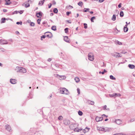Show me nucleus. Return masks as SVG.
<instances>
[{
    "label": "nucleus",
    "instance_id": "nucleus-1",
    "mask_svg": "<svg viewBox=\"0 0 135 135\" xmlns=\"http://www.w3.org/2000/svg\"><path fill=\"white\" fill-rule=\"evenodd\" d=\"M60 93L62 94H68L69 93L68 89L65 88H60Z\"/></svg>",
    "mask_w": 135,
    "mask_h": 135
},
{
    "label": "nucleus",
    "instance_id": "nucleus-2",
    "mask_svg": "<svg viewBox=\"0 0 135 135\" xmlns=\"http://www.w3.org/2000/svg\"><path fill=\"white\" fill-rule=\"evenodd\" d=\"M88 59L90 61H93L94 59V55L91 52L89 53L88 55Z\"/></svg>",
    "mask_w": 135,
    "mask_h": 135
},
{
    "label": "nucleus",
    "instance_id": "nucleus-3",
    "mask_svg": "<svg viewBox=\"0 0 135 135\" xmlns=\"http://www.w3.org/2000/svg\"><path fill=\"white\" fill-rule=\"evenodd\" d=\"M100 130L102 131L106 132L110 131L111 129L110 128L108 127H105V128L101 127Z\"/></svg>",
    "mask_w": 135,
    "mask_h": 135
},
{
    "label": "nucleus",
    "instance_id": "nucleus-4",
    "mask_svg": "<svg viewBox=\"0 0 135 135\" xmlns=\"http://www.w3.org/2000/svg\"><path fill=\"white\" fill-rule=\"evenodd\" d=\"M33 1V0H28L27 1L25 2V3H26V4L24 5L25 7L26 8L29 7L30 6L29 3L32 2Z\"/></svg>",
    "mask_w": 135,
    "mask_h": 135
},
{
    "label": "nucleus",
    "instance_id": "nucleus-5",
    "mask_svg": "<svg viewBox=\"0 0 135 135\" xmlns=\"http://www.w3.org/2000/svg\"><path fill=\"white\" fill-rule=\"evenodd\" d=\"M8 44V41L5 39L0 40V44L1 45L7 44Z\"/></svg>",
    "mask_w": 135,
    "mask_h": 135
},
{
    "label": "nucleus",
    "instance_id": "nucleus-6",
    "mask_svg": "<svg viewBox=\"0 0 135 135\" xmlns=\"http://www.w3.org/2000/svg\"><path fill=\"white\" fill-rule=\"evenodd\" d=\"M112 56L116 58L121 57L122 56L119 53L117 52L112 54Z\"/></svg>",
    "mask_w": 135,
    "mask_h": 135
},
{
    "label": "nucleus",
    "instance_id": "nucleus-7",
    "mask_svg": "<svg viewBox=\"0 0 135 135\" xmlns=\"http://www.w3.org/2000/svg\"><path fill=\"white\" fill-rule=\"evenodd\" d=\"M55 76H56L60 80L64 79L66 78V77L64 76H60L58 74H56Z\"/></svg>",
    "mask_w": 135,
    "mask_h": 135
},
{
    "label": "nucleus",
    "instance_id": "nucleus-8",
    "mask_svg": "<svg viewBox=\"0 0 135 135\" xmlns=\"http://www.w3.org/2000/svg\"><path fill=\"white\" fill-rule=\"evenodd\" d=\"M46 37L48 38H51L52 36V33L50 32H47L45 33Z\"/></svg>",
    "mask_w": 135,
    "mask_h": 135
},
{
    "label": "nucleus",
    "instance_id": "nucleus-9",
    "mask_svg": "<svg viewBox=\"0 0 135 135\" xmlns=\"http://www.w3.org/2000/svg\"><path fill=\"white\" fill-rule=\"evenodd\" d=\"M63 122L66 125H68L70 123V121L68 119L64 120L63 121Z\"/></svg>",
    "mask_w": 135,
    "mask_h": 135
},
{
    "label": "nucleus",
    "instance_id": "nucleus-10",
    "mask_svg": "<svg viewBox=\"0 0 135 135\" xmlns=\"http://www.w3.org/2000/svg\"><path fill=\"white\" fill-rule=\"evenodd\" d=\"M95 120L97 122H98L103 120V117H97L95 118Z\"/></svg>",
    "mask_w": 135,
    "mask_h": 135
},
{
    "label": "nucleus",
    "instance_id": "nucleus-11",
    "mask_svg": "<svg viewBox=\"0 0 135 135\" xmlns=\"http://www.w3.org/2000/svg\"><path fill=\"white\" fill-rule=\"evenodd\" d=\"M10 82L12 84H15L16 83V80L15 79H11L10 80Z\"/></svg>",
    "mask_w": 135,
    "mask_h": 135
},
{
    "label": "nucleus",
    "instance_id": "nucleus-12",
    "mask_svg": "<svg viewBox=\"0 0 135 135\" xmlns=\"http://www.w3.org/2000/svg\"><path fill=\"white\" fill-rule=\"evenodd\" d=\"M26 70L25 68L21 67V69L20 70V73H26Z\"/></svg>",
    "mask_w": 135,
    "mask_h": 135
},
{
    "label": "nucleus",
    "instance_id": "nucleus-13",
    "mask_svg": "<svg viewBox=\"0 0 135 135\" xmlns=\"http://www.w3.org/2000/svg\"><path fill=\"white\" fill-rule=\"evenodd\" d=\"M21 67L19 66L16 67L15 68V70L17 72H19L20 71Z\"/></svg>",
    "mask_w": 135,
    "mask_h": 135
},
{
    "label": "nucleus",
    "instance_id": "nucleus-14",
    "mask_svg": "<svg viewBox=\"0 0 135 135\" xmlns=\"http://www.w3.org/2000/svg\"><path fill=\"white\" fill-rule=\"evenodd\" d=\"M87 103L88 104L91 105H93L94 103V101L89 100H88L87 101Z\"/></svg>",
    "mask_w": 135,
    "mask_h": 135
},
{
    "label": "nucleus",
    "instance_id": "nucleus-15",
    "mask_svg": "<svg viewBox=\"0 0 135 135\" xmlns=\"http://www.w3.org/2000/svg\"><path fill=\"white\" fill-rule=\"evenodd\" d=\"M5 1L6 2V3H5V4L6 5H8L10 4L11 2L10 1V0H5Z\"/></svg>",
    "mask_w": 135,
    "mask_h": 135
},
{
    "label": "nucleus",
    "instance_id": "nucleus-16",
    "mask_svg": "<svg viewBox=\"0 0 135 135\" xmlns=\"http://www.w3.org/2000/svg\"><path fill=\"white\" fill-rule=\"evenodd\" d=\"M89 129L90 128H89L86 127L83 130V133H85L86 132H88L89 131Z\"/></svg>",
    "mask_w": 135,
    "mask_h": 135
},
{
    "label": "nucleus",
    "instance_id": "nucleus-17",
    "mask_svg": "<svg viewBox=\"0 0 135 135\" xmlns=\"http://www.w3.org/2000/svg\"><path fill=\"white\" fill-rule=\"evenodd\" d=\"M64 41L66 42L70 43L69 41V39L68 36H65L64 38Z\"/></svg>",
    "mask_w": 135,
    "mask_h": 135
},
{
    "label": "nucleus",
    "instance_id": "nucleus-18",
    "mask_svg": "<svg viewBox=\"0 0 135 135\" xmlns=\"http://www.w3.org/2000/svg\"><path fill=\"white\" fill-rule=\"evenodd\" d=\"M115 122L117 124H121L122 121L120 120L119 119H116L115 120Z\"/></svg>",
    "mask_w": 135,
    "mask_h": 135
},
{
    "label": "nucleus",
    "instance_id": "nucleus-19",
    "mask_svg": "<svg viewBox=\"0 0 135 135\" xmlns=\"http://www.w3.org/2000/svg\"><path fill=\"white\" fill-rule=\"evenodd\" d=\"M6 129L8 131H10L11 129V127L9 125H7L6 126Z\"/></svg>",
    "mask_w": 135,
    "mask_h": 135
},
{
    "label": "nucleus",
    "instance_id": "nucleus-20",
    "mask_svg": "<svg viewBox=\"0 0 135 135\" xmlns=\"http://www.w3.org/2000/svg\"><path fill=\"white\" fill-rule=\"evenodd\" d=\"M42 16V13L41 12H40L37 13L36 14V16L37 17H40V16H41V17Z\"/></svg>",
    "mask_w": 135,
    "mask_h": 135
},
{
    "label": "nucleus",
    "instance_id": "nucleus-21",
    "mask_svg": "<svg viewBox=\"0 0 135 135\" xmlns=\"http://www.w3.org/2000/svg\"><path fill=\"white\" fill-rule=\"evenodd\" d=\"M128 66L131 69L134 68L135 67V66L133 65L129 64Z\"/></svg>",
    "mask_w": 135,
    "mask_h": 135
},
{
    "label": "nucleus",
    "instance_id": "nucleus-22",
    "mask_svg": "<svg viewBox=\"0 0 135 135\" xmlns=\"http://www.w3.org/2000/svg\"><path fill=\"white\" fill-rule=\"evenodd\" d=\"M82 130V129H79L77 128H75L74 129V131H75V132H79L80 131H81Z\"/></svg>",
    "mask_w": 135,
    "mask_h": 135
},
{
    "label": "nucleus",
    "instance_id": "nucleus-23",
    "mask_svg": "<svg viewBox=\"0 0 135 135\" xmlns=\"http://www.w3.org/2000/svg\"><path fill=\"white\" fill-rule=\"evenodd\" d=\"M8 20L7 19H6L5 18H2L1 20V22L2 23H3L5 22L6 20Z\"/></svg>",
    "mask_w": 135,
    "mask_h": 135
},
{
    "label": "nucleus",
    "instance_id": "nucleus-24",
    "mask_svg": "<svg viewBox=\"0 0 135 135\" xmlns=\"http://www.w3.org/2000/svg\"><path fill=\"white\" fill-rule=\"evenodd\" d=\"M51 29L54 31L56 30V27L55 26H53L51 27Z\"/></svg>",
    "mask_w": 135,
    "mask_h": 135
},
{
    "label": "nucleus",
    "instance_id": "nucleus-25",
    "mask_svg": "<svg viewBox=\"0 0 135 135\" xmlns=\"http://www.w3.org/2000/svg\"><path fill=\"white\" fill-rule=\"evenodd\" d=\"M115 43L117 45H122V43L119 42L118 41H117L115 42Z\"/></svg>",
    "mask_w": 135,
    "mask_h": 135
},
{
    "label": "nucleus",
    "instance_id": "nucleus-26",
    "mask_svg": "<svg viewBox=\"0 0 135 135\" xmlns=\"http://www.w3.org/2000/svg\"><path fill=\"white\" fill-rule=\"evenodd\" d=\"M107 106L106 105H105L104 106V107L103 108V109L105 110H106L108 111H109V108H107Z\"/></svg>",
    "mask_w": 135,
    "mask_h": 135
},
{
    "label": "nucleus",
    "instance_id": "nucleus-27",
    "mask_svg": "<svg viewBox=\"0 0 135 135\" xmlns=\"http://www.w3.org/2000/svg\"><path fill=\"white\" fill-rule=\"evenodd\" d=\"M110 79L113 80H115L116 79L112 75H110Z\"/></svg>",
    "mask_w": 135,
    "mask_h": 135
},
{
    "label": "nucleus",
    "instance_id": "nucleus-28",
    "mask_svg": "<svg viewBox=\"0 0 135 135\" xmlns=\"http://www.w3.org/2000/svg\"><path fill=\"white\" fill-rule=\"evenodd\" d=\"M44 3L42 1H40L39 2L38 5L40 6H42L44 4Z\"/></svg>",
    "mask_w": 135,
    "mask_h": 135
},
{
    "label": "nucleus",
    "instance_id": "nucleus-29",
    "mask_svg": "<svg viewBox=\"0 0 135 135\" xmlns=\"http://www.w3.org/2000/svg\"><path fill=\"white\" fill-rule=\"evenodd\" d=\"M75 81L77 83L79 81V79L78 78V77H75Z\"/></svg>",
    "mask_w": 135,
    "mask_h": 135
},
{
    "label": "nucleus",
    "instance_id": "nucleus-30",
    "mask_svg": "<svg viewBox=\"0 0 135 135\" xmlns=\"http://www.w3.org/2000/svg\"><path fill=\"white\" fill-rule=\"evenodd\" d=\"M65 22L67 23H71V20H66L65 21Z\"/></svg>",
    "mask_w": 135,
    "mask_h": 135
},
{
    "label": "nucleus",
    "instance_id": "nucleus-31",
    "mask_svg": "<svg viewBox=\"0 0 135 135\" xmlns=\"http://www.w3.org/2000/svg\"><path fill=\"white\" fill-rule=\"evenodd\" d=\"M78 114L80 116H82L83 115V112L80 110H79L78 111Z\"/></svg>",
    "mask_w": 135,
    "mask_h": 135
},
{
    "label": "nucleus",
    "instance_id": "nucleus-32",
    "mask_svg": "<svg viewBox=\"0 0 135 135\" xmlns=\"http://www.w3.org/2000/svg\"><path fill=\"white\" fill-rule=\"evenodd\" d=\"M42 24L44 25V26H46L47 25V22L45 21H44L42 23Z\"/></svg>",
    "mask_w": 135,
    "mask_h": 135
},
{
    "label": "nucleus",
    "instance_id": "nucleus-33",
    "mask_svg": "<svg viewBox=\"0 0 135 135\" xmlns=\"http://www.w3.org/2000/svg\"><path fill=\"white\" fill-rule=\"evenodd\" d=\"M128 30V28L127 27H124V32H127Z\"/></svg>",
    "mask_w": 135,
    "mask_h": 135
},
{
    "label": "nucleus",
    "instance_id": "nucleus-34",
    "mask_svg": "<svg viewBox=\"0 0 135 135\" xmlns=\"http://www.w3.org/2000/svg\"><path fill=\"white\" fill-rule=\"evenodd\" d=\"M53 12L54 13H57L58 12V10L57 8H55L53 10Z\"/></svg>",
    "mask_w": 135,
    "mask_h": 135
},
{
    "label": "nucleus",
    "instance_id": "nucleus-35",
    "mask_svg": "<svg viewBox=\"0 0 135 135\" xmlns=\"http://www.w3.org/2000/svg\"><path fill=\"white\" fill-rule=\"evenodd\" d=\"M78 4L79 6H81L83 4V3L82 2L80 1Z\"/></svg>",
    "mask_w": 135,
    "mask_h": 135
},
{
    "label": "nucleus",
    "instance_id": "nucleus-36",
    "mask_svg": "<svg viewBox=\"0 0 135 135\" xmlns=\"http://www.w3.org/2000/svg\"><path fill=\"white\" fill-rule=\"evenodd\" d=\"M124 13L123 11H121L120 12V17H123L124 16Z\"/></svg>",
    "mask_w": 135,
    "mask_h": 135
},
{
    "label": "nucleus",
    "instance_id": "nucleus-37",
    "mask_svg": "<svg viewBox=\"0 0 135 135\" xmlns=\"http://www.w3.org/2000/svg\"><path fill=\"white\" fill-rule=\"evenodd\" d=\"M115 96L116 97H119L121 96V95L119 93H115Z\"/></svg>",
    "mask_w": 135,
    "mask_h": 135
},
{
    "label": "nucleus",
    "instance_id": "nucleus-38",
    "mask_svg": "<svg viewBox=\"0 0 135 135\" xmlns=\"http://www.w3.org/2000/svg\"><path fill=\"white\" fill-rule=\"evenodd\" d=\"M62 119L63 117L61 115L58 118V119L59 120H61Z\"/></svg>",
    "mask_w": 135,
    "mask_h": 135
},
{
    "label": "nucleus",
    "instance_id": "nucleus-39",
    "mask_svg": "<svg viewBox=\"0 0 135 135\" xmlns=\"http://www.w3.org/2000/svg\"><path fill=\"white\" fill-rule=\"evenodd\" d=\"M41 19H38L37 20V23L38 24H40V22L41 21Z\"/></svg>",
    "mask_w": 135,
    "mask_h": 135
},
{
    "label": "nucleus",
    "instance_id": "nucleus-40",
    "mask_svg": "<svg viewBox=\"0 0 135 135\" xmlns=\"http://www.w3.org/2000/svg\"><path fill=\"white\" fill-rule=\"evenodd\" d=\"M115 93H113L112 94H110L109 95V96L110 97H114L115 96Z\"/></svg>",
    "mask_w": 135,
    "mask_h": 135
},
{
    "label": "nucleus",
    "instance_id": "nucleus-41",
    "mask_svg": "<svg viewBox=\"0 0 135 135\" xmlns=\"http://www.w3.org/2000/svg\"><path fill=\"white\" fill-rule=\"evenodd\" d=\"M16 24L17 25L20 24V25H22V22L21 21L18 22H16Z\"/></svg>",
    "mask_w": 135,
    "mask_h": 135
},
{
    "label": "nucleus",
    "instance_id": "nucleus-42",
    "mask_svg": "<svg viewBox=\"0 0 135 135\" xmlns=\"http://www.w3.org/2000/svg\"><path fill=\"white\" fill-rule=\"evenodd\" d=\"M96 17H91V21L92 22H94L93 20L95 19Z\"/></svg>",
    "mask_w": 135,
    "mask_h": 135
},
{
    "label": "nucleus",
    "instance_id": "nucleus-43",
    "mask_svg": "<svg viewBox=\"0 0 135 135\" xmlns=\"http://www.w3.org/2000/svg\"><path fill=\"white\" fill-rule=\"evenodd\" d=\"M18 11H14V12H13L12 14H17L18 13Z\"/></svg>",
    "mask_w": 135,
    "mask_h": 135
},
{
    "label": "nucleus",
    "instance_id": "nucleus-44",
    "mask_svg": "<svg viewBox=\"0 0 135 135\" xmlns=\"http://www.w3.org/2000/svg\"><path fill=\"white\" fill-rule=\"evenodd\" d=\"M24 11L23 10H21L20 11H18V13H19L20 14H21L23 13Z\"/></svg>",
    "mask_w": 135,
    "mask_h": 135
},
{
    "label": "nucleus",
    "instance_id": "nucleus-45",
    "mask_svg": "<svg viewBox=\"0 0 135 135\" xmlns=\"http://www.w3.org/2000/svg\"><path fill=\"white\" fill-rule=\"evenodd\" d=\"M107 72V71L105 69H104V70L103 71V72H102V74H104V73L105 72L106 73Z\"/></svg>",
    "mask_w": 135,
    "mask_h": 135
},
{
    "label": "nucleus",
    "instance_id": "nucleus-46",
    "mask_svg": "<svg viewBox=\"0 0 135 135\" xmlns=\"http://www.w3.org/2000/svg\"><path fill=\"white\" fill-rule=\"evenodd\" d=\"M84 28L85 29L87 27V24L85 23H84Z\"/></svg>",
    "mask_w": 135,
    "mask_h": 135
},
{
    "label": "nucleus",
    "instance_id": "nucleus-47",
    "mask_svg": "<svg viewBox=\"0 0 135 135\" xmlns=\"http://www.w3.org/2000/svg\"><path fill=\"white\" fill-rule=\"evenodd\" d=\"M45 37H46V36H45V34L44 35H43L41 37V39L42 40V38H45Z\"/></svg>",
    "mask_w": 135,
    "mask_h": 135
},
{
    "label": "nucleus",
    "instance_id": "nucleus-48",
    "mask_svg": "<svg viewBox=\"0 0 135 135\" xmlns=\"http://www.w3.org/2000/svg\"><path fill=\"white\" fill-rule=\"evenodd\" d=\"M77 90L78 93V94L79 95L80 93V89L79 88H78L77 89Z\"/></svg>",
    "mask_w": 135,
    "mask_h": 135
},
{
    "label": "nucleus",
    "instance_id": "nucleus-49",
    "mask_svg": "<svg viewBox=\"0 0 135 135\" xmlns=\"http://www.w3.org/2000/svg\"><path fill=\"white\" fill-rule=\"evenodd\" d=\"M65 32L66 33H67L68 31V28H65Z\"/></svg>",
    "mask_w": 135,
    "mask_h": 135
},
{
    "label": "nucleus",
    "instance_id": "nucleus-50",
    "mask_svg": "<svg viewBox=\"0 0 135 135\" xmlns=\"http://www.w3.org/2000/svg\"><path fill=\"white\" fill-rule=\"evenodd\" d=\"M1 50V51L4 52L5 51V50L3 48H0Z\"/></svg>",
    "mask_w": 135,
    "mask_h": 135
},
{
    "label": "nucleus",
    "instance_id": "nucleus-51",
    "mask_svg": "<svg viewBox=\"0 0 135 135\" xmlns=\"http://www.w3.org/2000/svg\"><path fill=\"white\" fill-rule=\"evenodd\" d=\"M30 25L31 26H34V23L33 22H31L30 23Z\"/></svg>",
    "mask_w": 135,
    "mask_h": 135
},
{
    "label": "nucleus",
    "instance_id": "nucleus-52",
    "mask_svg": "<svg viewBox=\"0 0 135 135\" xmlns=\"http://www.w3.org/2000/svg\"><path fill=\"white\" fill-rule=\"evenodd\" d=\"M71 12H66V15L68 16H69V15L71 13Z\"/></svg>",
    "mask_w": 135,
    "mask_h": 135
},
{
    "label": "nucleus",
    "instance_id": "nucleus-53",
    "mask_svg": "<svg viewBox=\"0 0 135 135\" xmlns=\"http://www.w3.org/2000/svg\"><path fill=\"white\" fill-rule=\"evenodd\" d=\"M108 117V116H106L104 114H103L102 115V117H103V119L104 117Z\"/></svg>",
    "mask_w": 135,
    "mask_h": 135
},
{
    "label": "nucleus",
    "instance_id": "nucleus-54",
    "mask_svg": "<svg viewBox=\"0 0 135 135\" xmlns=\"http://www.w3.org/2000/svg\"><path fill=\"white\" fill-rule=\"evenodd\" d=\"M122 3H120L118 5V6L119 8H120L121 7Z\"/></svg>",
    "mask_w": 135,
    "mask_h": 135
},
{
    "label": "nucleus",
    "instance_id": "nucleus-55",
    "mask_svg": "<svg viewBox=\"0 0 135 135\" xmlns=\"http://www.w3.org/2000/svg\"><path fill=\"white\" fill-rule=\"evenodd\" d=\"M52 3L53 4L55 5L56 4V2L54 1H52Z\"/></svg>",
    "mask_w": 135,
    "mask_h": 135
},
{
    "label": "nucleus",
    "instance_id": "nucleus-56",
    "mask_svg": "<svg viewBox=\"0 0 135 135\" xmlns=\"http://www.w3.org/2000/svg\"><path fill=\"white\" fill-rule=\"evenodd\" d=\"M116 17H112V20L113 21H114L116 20Z\"/></svg>",
    "mask_w": 135,
    "mask_h": 135
},
{
    "label": "nucleus",
    "instance_id": "nucleus-57",
    "mask_svg": "<svg viewBox=\"0 0 135 135\" xmlns=\"http://www.w3.org/2000/svg\"><path fill=\"white\" fill-rule=\"evenodd\" d=\"M50 5H49L48 4V6H49L48 8H50L51 7V6H52V4L51 3H50Z\"/></svg>",
    "mask_w": 135,
    "mask_h": 135
},
{
    "label": "nucleus",
    "instance_id": "nucleus-58",
    "mask_svg": "<svg viewBox=\"0 0 135 135\" xmlns=\"http://www.w3.org/2000/svg\"><path fill=\"white\" fill-rule=\"evenodd\" d=\"M7 10L5 9H3V11L4 12H6L7 11Z\"/></svg>",
    "mask_w": 135,
    "mask_h": 135
},
{
    "label": "nucleus",
    "instance_id": "nucleus-59",
    "mask_svg": "<svg viewBox=\"0 0 135 135\" xmlns=\"http://www.w3.org/2000/svg\"><path fill=\"white\" fill-rule=\"evenodd\" d=\"M52 59L50 58H49L47 60L49 62Z\"/></svg>",
    "mask_w": 135,
    "mask_h": 135
},
{
    "label": "nucleus",
    "instance_id": "nucleus-60",
    "mask_svg": "<svg viewBox=\"0 0 135 135\" xmlns=\"http://www.w3.org/2000/svg\"><path fill=\"white\" fill-rule=\"evenodd\" d=\"M104 0H99V2L100 3H102L103 2Z\"/></svg>",
    "mask_w": 135,
    "mask_h": 135
},
{
    "label": "nucleus",
    "instance_id": "nucleus-61",
    "mask_svg": "<svg viewBox=\"0 0 135 135\" xmlns=\"http://www.w3.org/2000/svg\"><path fill=\"white\" fill-rule=\"evenodd\" d=\"M52 94H51L49 96V97H48V98H49V99H50L51 97H52Z\"/></svg>",
    "mask_w": 135,
    "mask_h": 135
},
{
    "label": "nucleus",
    "instance_id": "nucleus-62",
    "mask_svg": "<svg viewBox=\"0 0 135 135\" xmlns=\"http://www.w3.org/2000/svg\"><path fill=\"white\" fill-rule=\"evenodd\" d=\"M87 10H86V8H85L84 10V12H87Z\"/></svg>",
    "mask_w": 135,
    "mask_h": 135
},
{
    "label": "nucleus",
    "instance_id": "nucleus-63",
    "mask_svg": "<svg viewBox=\"0 0 135 135\" xmlns=\"http://www.w3.org/2000/svg\"><path fill=\"white\" fill-rule=\"evenodd\" d=\"M53 15V13H51L50 14V16H52Z\"/></svg>",
    "mask_w": 135,
    "mask_h": 135
},
{
    "label": "nucleus",
    "instance_id": "nucleus-64",
    "mask_svg": "<svg viewBox=\"0 0 135 135\" xmlns=\"http://www.w3.org/2000/svg\"><path fill=\"white\" fill-rule=\"evenodd\" d=\"M118 135H124L122 133H119Z\"/></svg>",
    "mask_w": 135,
    "mask_h": 135
}]
</instances>
